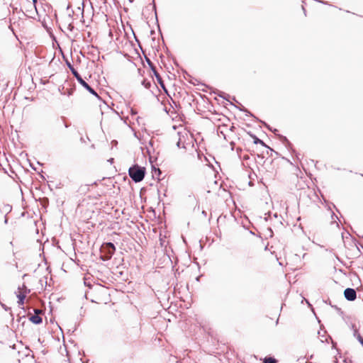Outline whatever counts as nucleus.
Returning <instances> with one entry per match:
<instances>
[{"mask_svg":"<svg viewBox=\"0 0 363 363\" xmlns=\"http://www.w3.org/2000/svg\"><path fill=\"white\" fill-rule=\"evenodd\" d=\"M130 177L135 182H141L145 175V168L138 166V164L130 167L128 169Z\"/></svg>","mask_w":363,"mask_h":363,"instance_id":"f257e3e1","label":"nucleus"},{"mask_svg":"<svg viewBox=\"0 0 363 363\" xmlns=\"http://www.w3.org/2000/svg\"><path fill=\"white\" fill-rule=\"evenodd\" d=\"M67 66L69 68L70 71L72 72V74L77 79V82L84 89H86L89 93H91V94H93L98 99H100V97L99 96L97 93L82 79L81 75L78 73V72L73 67V66L69 62H67Z\"/></svg>","mask_w":363,"mask_h":363,"instance_id":"f03ea898","label":"nucleus"},{"mask_svg":"<svg viewBox=\"0 0 363 363\" xmlns=\"http://www.w3.org/2000/svg\"><path fill=\"white\" fill-rule=\"evenodd\" d=\"M101 259L104 261L110 259L116 251L115 245L112 242H105L101 247Z\"/></svg>","mask_w":363,"mask_h":363,"instance_id":"7ed1b4c3","label":"nucleus"},{"mask_svg":"<svg viewBox=\"0 0 363 363\" xmlns=\"http://www.w3.org/2000/svg\"><path fill=\"white\" fill-rule=\"evenodd\" d=\"M345 297L348 301H354L357 298V293L354 289L347 288L344 291Z\"/></svg>","mask_w":363,"mask_h":363,"instance_id":"20e7f679","label":"nucleus"},{"mask_svg":"<svg viewBox=\"0 0 363 363\" xmlns=\"http://www.w3.org/2000/svg\"><path fill=\"white\" fill-rule=\"evenodd\" d=\"M29 319L34 324H40L43 321L42 318L37 314L31 315Z\"/></svg>","mask_w":363,"mask_h":363,"instance_id":"39448f33","label":"nucleus"},{"mask_svg":"<svg viewBox=\"0 0 363 363\" xmlns=\"http://www.w3.org/2000/svg\"><path fill=\"white\" fill-rule=\"evenodd\" d=\"M5 267H6L7 269H10L11 267H15V268H16V269H17V268H18V263H17V262H16L15 259H13V262H11V263H9V262H6V263L5 264Z\"/></svg>","mask_w":363,"mask_h":363,"instance_id":"423d86ee","label":"nucleus"},{"mask_svg":"<svg viewBox=\"0 0 363 363\" xmlns=\"http://www.w3.org/2000/svg\"><path fill=\"white\" fill-rule=\"evenodd\" d=\"M354 336L357 339V340L359 342V343L363 347V337L361 336V335L359 333H357V330H354Z\"/></svg>","mask_w":363,"mask_h":363,"instance_id":"0eeeda50","label":"nucleus"},{"mask_svg":"<svg viewBox=\"0 0 363 363\" xmlns=\"http://www.w3.org/2000/svg\"><path fill=\"white\" fill-rule=\"evenodd\" d=\"M142 85L144 86L146 89H150L151 86V82L147 79H143L142 82Z\"/></svg>","mask_w":363,"mask_h":363,"instance_id":"6e6552de","label":"nucleus"},{"mask_svg":"<svg viewBox=\"0 0 363 363\" xmlns=\"http://www.w3.org/2000/svg\"><path fill=\"white\" fill-rule=\"evenodd\" d=\"M26 291H19V293L17 294V297L18 299H25L26 297Z\"/></svg>","mask_w":363,"mask_h":363,"instance_id":"1a4fd4ad","label":"nucleus"},{"mask_svg":"<svg viewBox=\"0 0 363 363\" xmlns=\"http://www.w3.org/2000/svg\"><path fill=\"white\" fill-rule=\"evenodd\" d=\"M264 363H277V360L273 357H265Z\"/></svg>","mask_w":363,"mask_h":363,"instance_id":"9d476101","label":"nucleus"},{"mask_svg":"<svg viewBox=\"0 0 363 363\" xmlns=\"http://www.w3.org/2000/svg\"><path fill=\"white\" fill-rule=\"evenodd\" d=\"M151 68H152V69L153 70L154 74H155V77H156V78H157V79L158 82H160L162 81V79L161 77H160V74L156 72V70H155V69L152 66H151Z\"/></svg>","mask_w":363,"mask_h":363,"instance_id":"9b49d317","label":"nucleus"},{"mask_svg":"<svg viewBox=\"0 0 363 363\" xmlns=\"http://www.w3.org/2000/svg\"><path fill=\"white\" fill-rule=\"evenodd\" d=\"M19 291H26L27 294L30 292V290L27 289V287L26 286L25 284H23L22 285V287H18V289Z\"/></svg>","mask_w":363,"mask_h":363,"instance_id":"f8f14e48","label":"nucleus"},{"mask_svg":"<svg viewBox=\"0 0 363 363\" xmlns=\"http://www.w3.org/2000/svg\"><path fill=\"white\" fill-rule=\"evenodd\" d=\"M255 144H261L264 146H265V144L264 143V142L261 140H259V138H257V137H255Z\"/></svg>","mask_w":363,"mask_h":363,"instance_id":"ddd939ff","label":"nucleus"},{"mask_svg":"<svg viewBox=\"0 0 363 363\" xmlns=\"http://www.w3.org/2000/svg\"><path fill=\"white\" fill-rule=\"evenodd\" d=\"M177 147H179V148H182H182H184V147H184V143H182V142L181 138H179V141L177 142Z\"/></svg>","mask_w":363,"mask_h":363,"instance_id":"4468645a","label":"nucleus"},{"mask_svg":"<svg viewBox=\"0 0 363 363\" xmlns=\"http://www.w3.org/2000/svg\"><path fill=\"white\" fill-rule=\"evenodd\" d=\"M24 300H25V299H18V306H22V305H23V303H24Z\"/></svg>","mask_w":363,"mask_h":363,"instance_id":"2eb2a0df","label":"nucleus"},{"mask_svg":"<svg viewBox=\"0 0 363 363\" xmlns=\"http://www.w3.org/2000/svg\"><path fill=\"white\" fill-rule=\"evenodd\" d=\"M159 84L161 85V86L164 89V83H163V81H161L159 82Z\"/></svg>","mask_w":363,"mask_h":363,"instance_id":"dca6fc26","label":"nucleus"},{"mask_svg":"<svg viewBox=\"0 0 363 363\" xmlns=\"http://www.w3.org/2000/svg\"><path fill=\"white\" fill-rule=\"evenodd\" d=\"M84 284L88 286L89 287H91V284L89 283H87L86 281H84Z\"/></svg>","mask_w":363,"mask_h":363,"instance_id":"f3484780","label":"nucleus"},{"mask_svg":"<svg viewBox=\"0 0 363 363\" xmlns=\"http://www.w3.org/2000/svg\"><path fill=\"white\" fill-rule=\"evenodd\" d=\"M35 314L38 315V313H40V310H35Z\"/></svg>","mask_w":363,"mask_h":363,"instance_id":"a211bd4d","label":"nucleus"},{"mask_svg":"<svg viewBox=\"0 0 363 363\" xmlns=\"http://www.w3.org/2000/svg\"><path fill=\"white\" fill-rule=\"evenodd\" d=\"M32 1H33L34 4H36V2H37V0H32Z\"/></svg>","mask_w":363,"mask_h":363,"instance_id":"6ab92c4d","label":"nucleus"},{"mask_svg":"<svg viewBox=\"0 0 363 363\" xmlns=\"http://www.w3.org/2000/svg\"><path fill=\"white\" fill-rule=\"evenodd\" d=\"M313 358V355H311V356L310 357V359H312Z\"/></svg>","mask_w":363,"mask_h":363,"instance_id":"aec40b11","label":"nucleus"},{"mask_svg":"<svg viewBox=\"0 0 363 363\" xmlns=\"http://www.w3.org/2000/svg\"><path fill=\"white\" fill-rule=\"evenodd\" d=\"M306 363H311L308 361V359H307V361L306 362Z\"/></svg>","mask_w":363,"mask_h":363,"instance_id":"412c9836","label":"nucleus"}]
</instances>
